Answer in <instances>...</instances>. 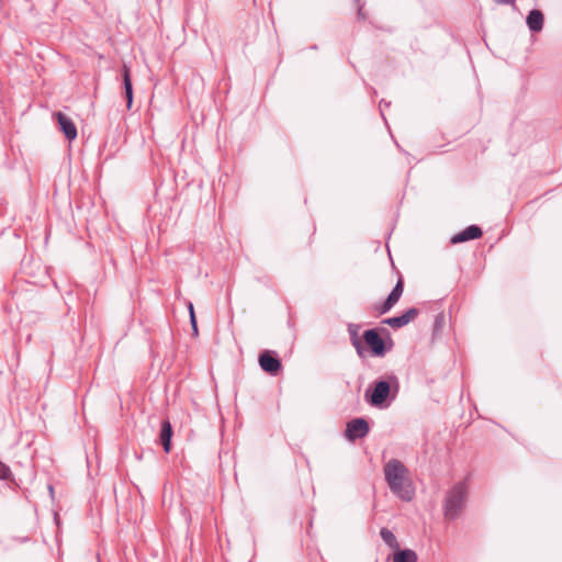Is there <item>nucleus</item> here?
I'll use <instances>...</instances> for the list:
<instances>
[{
	"mask_svg": "<svg viewBox=\"0 0 562 562\" xmlns=\"http://www.w3.org/2000/svg\"><path fill=\"white\" fill-rule=\"evenodd\" d=\"M404 291V282L403 279L400 278L392 289L391 293L387 295L385 301L382 304L374 305V311L379 315L386 314L391 311V308L398 302Z\"/></svg>",
	"mask_w": 562,
	"mask_h": 562,
	"instance_id": "obj_5",
	"label": "nucleus"
},
{
	"mask_svg": "<svg viewBox=\"0 0 562 562\" xmlns=\"http://www.w3.org/2000/svg\"><path fill=\"white\" fill-rule=\"evenodd\" d=\"M188 311H189L190 318H192V313H194V306H193L192 302L188 303Z\"/></svg>",
	"mask_w": 562,
	"mask_h": 562,
	"instance_id": "obj_21",
	"label": "nucleus"
},
{
	"mask_svg": "<svg viewBox=\"0 0 562 562\" xmlns=\"http://www.w3.org/2000/svg\"><path fill=\"white\" fill-rule=\"evenodd\" d=\"M357 3H359V0H356ZM358 18L359 19H363V13H362V5L361 4H358Z\"/></svg>",
	"mask_w": 562,
	"mask_h": 562,
	"instance_id": "obj_22",
	"label": "nucleus"
},
{
	"mask_svg": "<svg viewBox=\"0 0 562 562\" xmlns=\"http://www.w3.org/2000/svg\"><path fill=\"white\" fill-rule=\"evenodd\" d=\"M544 23V15L543 13L538 9H532L529 11L527 18H526V24L530 32L532 33H539L543 29Z\"/></svg>",
	"mask_w": 562,
	"mask_h": 562,
	"instance_id": "obj_11",
	"label": "nucleus"
},
{
	"mask_svg": "<svg viewBox=\"0 0 562 562\" xmlns=\"http://www.w3.org/2000/svg\"><path fill=\"white\" fill-rule=\"evenodd\" d=\"M443 324V315L442 314H438L435 318V323H434V331H438L441 326Z\"/></svg>",
	"mask_w": 562,
	"mask_h": 562,
	"instance_id": "obj_18",
	"label": "nucleus"
},
{
	"mask_svg": "<svg viewBox=\"0 0 562 562\" xmlns=\"http://www.w3.org/2000/svg\"><path fill=\"white\" fill-rule=\"evenodd\" d=\"M380 536L382 538V540L384 541V543L390 547L392 550H398L400 549V543L395 537V535L387 528H382L380 530Z\"/></svg>",
	"mask_w": 562,
	"mask_h": 562,
	"instance_id": "obj_16",
	"label": "nucleus"
},
{
	"mask_svg": "<svg viewBox=\"0 0 562 562\" xmlns=\"http://www.w3.org/2000/svg\"><path fill=\"white\" fill-rule=\"evenodd\" d=\"M190 324L192 327L193 336H196L198 335V323H196L195 313H192V318H190Z\"/></svg>",
	"mask_w": 562,
	"mask_h": 562,
	"instance_id": "obj_19",
	"label": "nucleus"
},
{
	"mask_svg": "<svg viewBox=\"0 0 562 562\" xmlns=\"http://www.w3.org/2000/svg\"><path fill=\"white\" fill-rule=\"evenodd\" d=\"M469 497V484L465 480L453 484L445 495L442 513L446 520H456L464 510Z\"/></svg>",
	"mask_w": 562,
	"mask_h": 562,
	"instance_id": "obj_3",
	"label": "nucleus"
},
{
	"mask_svg": "<svg viewBox=\"0 0 562 562\" xmlns=\"http://www.w3.org/2000/svg\"><path fill=\"white\" fill-rule=\"evenodd\" d=\"M350 422L360 423V422H367V420L363 417H356V418H352Z\"/></svg>",
	"mask_w": 562,
	"mask_h": 562,
	"instance_id": "obj_23",
	"label": "nucleus"
},
{
	"mask_svg": "<svg viewBox=\"0 0 562 562\" xmlns=\"http://www.w3.org/2000/svg\"><path fill=\"white\" fill-rule=\"evenodd\" d=\"M493 2H495L496 4H502V5H512V7H516L515 2L516 0H493Z\"/></svg>",
	"mask_w": 562,
	"mask_h": 562,
	"instance_id": "obj_20",
	"label": "nucleus"
},
{
	"mask_svg": "<svg viewBox=\"0 0 562 562\" xmlns=\"http://www.w3.org/2000/svg\"><path fill=\"white\" fill-rule=\"evenodd\" d=\"M370 424H347L345 436L348 440L355 441L356 439L363 438L370 430Z\"/></svg>",
	"mask_w": 562,
	"mask_h": 562,
	"instance_id": "obj_12",
	"label": "nucleus"
},
{
	"mask_svg": "<svg viewBox=\"0 0 562 562\" xmlns=\"http://www.w3.org/2000/svg\"><path fill=\"white\" fill-rule=\"evenodd\" d=\"M260 368L270 375H277L282 368L278 355L271 350H265L258 358Z\"/></svg>",
	"mask_w": 562,
	"mask_h": 562,
	"instance_id": "obj_6",
	"label": "nucleus"
},
{
	"mask_svg": "<svg viewBox=\"0 0 562 562\" xmlns=\"http://www.w3.org/2000/svg\"><path fill=\"white\" fill-rule=\"evenodd\" d=\"M362 337L373 357L382 358L394 347L390 333L384 328L367 329Z\"/></svg>",
	"mask_w": 562,
	"mask_h": 562,
	"instance_id": "obj_4",
	"label": "nucleus"
},
{
	"mask_svg": "<svg viewBox=\"0 0 562 562\" xmlns=\"http://www.w3.org/2000/svg\"><path fill=\"white\" fill-rule=\"evenodd\" d=\"M483 232L477 225H470L465 227L463 231L453 235L450 239V243L453 245L465 243L469 240L477 239L482 236Z\"/></svg>",
	"mask_w": 562,
	"mask_h": 562,
	"instance_id": "obj_8",
	"label": "nucleus"
},
{
	"mask_svg": "<svg viewBox=\"0 0 562 562\" xmlns=\"http://www.w3.org/2000/svg\"><path fill=\"white\" fill-rule=\"evenodd\" d=\"M12 472L9 465L0 460V480H11Z\"/></svg>",
	"mask_w": 562,
	"mask_h": 562,
	"instance_id": "obj_17",
	"label": "nucleus"
},
{
	"mask_svg": "<svg viewBox=\"0 0 562 562\" xmlns=\"http://www.w3.org/2000/svg\"><path fill=\"white\" fill-rule=\"evenodd\" d=\"M417 553L411 549L396 550L393 562H417Z\"/></svg>",
	"mask_w": 562,
	"mask_h": 562,
	"instance_id": "obj_15",
	"label": "nucleus"
},
{
	"mask_svg": "<svg viewBox=\"0 0 562 562\" xmlns=\"http://www.w3.org/2000/svg\"><path fill=\"white\" fill-rule=\"evenodd\" d=\"M122 80L124 89V98L126 99L127 109L132 108L133 104V83L131 77V68L128 65L123 64L122 66Z\"/></svg>",
	"mask_w": 562,
	"mask_h": 562,
	"instance_id": "obj_10",
	"label": "nucleus"
},
{
	"mask_svg": "<svg viewBox=\"0 0 562 562\" xmlns=\"http://www.w3.org/2000/svg\"><path fill=\"white\" fill-rule=\"evenodd\" d=\"M173 436V429L171 424H161V428L158 435V442L162 446L166 453L171 451V438Z\"/></svg>",
	"mask_w": 562,
	"mask_h": 562,
	"instance_id": "obj_13",
	"label": "nucleus"
},
{
	"mask_svg": "<svg viewBox=\"0 0 562 562\" xmlns=\"http://www.w3.org/2000/svg\"><path fill=\"white\" fill-rule=\"evenodd\" d=\"M419 311L416 307H411L405 311L402 315L389 317L382 321L383 324L389 325L392 328H401L412 322Z\"/></svg>",
	"mask_w": 562,
	"mask_h": 562,
	"instance_id": "obj_7",
	"label": "nucleus"
},
{
	"mask_svg": "<svg viewBox=\"0 0 562 562\" xmlns=\"http://www.w3.org/2000/svg\"><path fill=\"white\" fill-rule=\"evenodd\" d=\"M48 491H49L50 495L53 496V494H54V487H53V485H50V484L48 485Z\"/></svg>",
	"mask_w": 562,
	"mask_h": 562,
	"instance_id": "obj_25",
	"label": "nucleus"
},
{
	"mask_svg": "<svg viewBox=\"0 0 562 562\" xmlns=\"http://www.w3.org/2000/svg\"><path fill=\"white\" fill-rule=\"evenodd\" d=\"M398 391V379L395 374H387L383 379L375 380L366 391V398L375 407H387L395 398Z\"/></svg>",
	"mask_w": 562,
	"mask_h": 562,
	"instance_id": "obj_2",
	"label": "nucleus"
},
{
	"mask_svg": "<svg viewBox=\"0 0 562 562\" xmlns=\"http://www.w3.org/2000/svg\"><path fill=\"white\" fill-rule=\"evenodd\" d=\"M383 471L390 491L400 499L411 502L415 496V487L404 463L398 459H391L384 464Z\"/></svg>",
	"mask_w": 562,
	"mask_h": 562,
	"instance_id": "obj_1",
	"label": "nucleus"
},
{
	"mask_svg": "<svg viewBox=\"0 0 562 562\" xmlns=\"http://www.w3.org/2000/svg\"><path fill=\"white\" fill-rule=\"evenodd\" d=\"M359 330H360V325L353 324V323L348 324L347 331L349 334L350 341H351L352 346L355 347L357 355L359 357H363L364 348H363L362 341L359 337Z\"/></svg>",
	"mask_w": 562,
	"mask_h": 562,
	"instance_id": "obj_14",
	"label": "nucleus"
},
{
	"mask_svg": "<svg viewBox=\"0 0 562 562\" xmlns=\"http://www.w3.org/2000/svg\"><path fill=\"white\" fill-rule=\"evenodd\" d=\"M385 105V106H389L391 103L390 102H385L384 100H381L380 101V106Z\"/></svg>",
	"mask_w": 562,
	"mask_h": 562,
	"instance_id": "obj_24",
	"label": "nucleus"
},
{
	"mask_svg": "<svg viewBox=\"0 0 562 562\" xmlns=\"http://www.w3.org/2000/svg\"><path fill=\"white\" fill-rule=\"evenodd\" d=\"M57 121L59 124V130L64 133L65 137L68 140H74L78 135L77 127L74 122L61 112L57 113Z\"/></svg>",
	"mask_w": 562,
	"mask_h": 562,
	"instance_id": "obj_9",
	"label": "nucleus"
}]
</instances>
